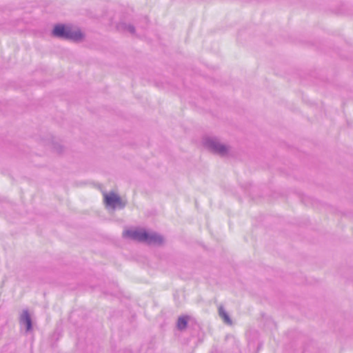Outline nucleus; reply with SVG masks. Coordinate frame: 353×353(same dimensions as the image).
<instances>
[{"label":"nucleus","instance_id":"1","mask_svg":"<svg viewBox=\"0 0 353 353\" xmlns=\"http://www.w3.org/2000/svg\"><path fill=\"white\" fill-rule=\"evenodd\" d=\"M123 235L135 241L146 242L148 244H161L163 238L156 233H149L144 230H125Z\"/></svg>","mask_w":353,"mask_h":353},{"label":"nucleus","instance_id":"2","mask_svg":"<svg viewBox=\"0 0 353 353\" xmlns=\"http://www.w3.org/2000/svg\"><path fill=\"white\" fill-rule=\"evenodd\" d=\"M52 34L55 37H63L73 41H79L83 38V34L80 30H74L71 27L63 25L55 26Z\"/></svg>","mask_w":353,"mask_h":353},{"label":"nucleus","instance_id":"3","mask_svg":"<svg viewBox=\"0 0 353 353\" xmlns=\"http://www.w3.org/2000/svg\"><path fill=\"white\" fill-rule=\"evenodd\" d=\"M104 200L105 205L112 208L123 205L120 197L113 192L104 194Z\"/></svg>","mask_w":353,"mask_h":353},{"label":"nucleus","instance_id":"4","mask_svg":"<svg viewBox=\"0 0 353 353\" xmlns=\"http://www.w3.org/2000/svg\"><path fill=\"white\" fill-rule=\"evenodd\" d=\"M210 147L215 152L220 154H223L227 152V148L225 146L215 141L210 143Z\"/></svg>","mask_w":353,"mask_h":353},{"label":"nucleus","instance_id":"5","mask_svg":"<svg viewBox=\"0 0 353 353\" xmlns=\"http://www.w3.org/2000/svg\"><path fill=\"white\" fill-rule=\"evenodd\" d=\"M187 319L185 317H180L178 319L177 327L180 330L185 329L187 326Z\"/></svg>","mask_w":353,"mask_h":353},{"label":"nucleus","instance_id":"6","mask_svg":"<svg viewBox=\"0 0 353 353\" xmlns=\"http://www.w3.org/2000/svg\"><path fill=\"white\" fill-rule=\"evenodd\" d=\"M23 319H24L25 322L26 323L27 330H30L31 329V319H30V316L28 315V314L27 312H26L23 314Z\"/></svg>","mask_w":353,"mask_h":353},{"label":"nucleus","instance_id":"7","mask_svg":"<svg viewBox=\"0 0 353 353\" xmlns=\"http://www.w3.org/2000/svg\"><path fill=\"white\" fill-rule=\"evenodd\" d=\"M219 314H220L221 316L224 319V321L225 322L230 323L229 317H228V316L227 315V314L225 312H224L223 311H221L220 310Z\"/></svg>","mask_w":353,"mask_h":353}]
</instances>
